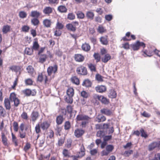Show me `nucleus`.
Returning a JSON list of instances; mask_svg holds the SVG:
<instances>
[{"label": "nucleus", "instance_id": "f257e3e1", "mask_svg": "<svg viewBox=\"0 0 160 160\" xmlns=\"http://www.w3.org/2000/svg\"><path fill=\"white\" fill-rule=\"evenodd\" d=\"M10 101L14 102V106L16 108L17 107L20 103V100L14 92L10 93L9 98H5L4 100V106L7 110H9L11 108Z\"/></svg>", "mask_w": 160, "mask_h": 160}, {"label": "nucleus", "instance_id": "f03ea898", "mask_svg": "<svg viewBox=\"0 0 160 160\" xmlns=\"http://www.w3.org/2000/svg\"><path fill=\"white\" fill-rule=\"evenodd\" d=\"M37 81L43 82L46 86L48 85L51 82V79L48 78L45 72H42L39 73L37 78Z\"/></svg>", "mask_w": 160, "mask_h": 160}, {"label": "nucleus", "instance_id": "7ed1b4c3", "mask_svg": "<svg viewBox=\"0 0 160 160\" xmlns=\"http://www.w3.org/2000/svg\"><path fill=\"white\" fill-rule=\"evenodd\" d=\"M58 69V66L55 64L53 66H50L47 69V72L48 76H50L52 74H55L57 72Z\"/></svg>", "mask_w": 160, "mask_h": 160}, {"label": "nucleus", "instance_id": "20e7f679", "mask_svg": "<svg viewBox=\"0 0 160 160\" xmlns=\"http://www.w3.org/2000/svg\"><path fill=\"white\" fill-rule=\"evenodd\" d=\"M7 134V131L6 129H4L1 132V137L2 143L4 146H8V139L6 136Z\"/></svg>", "mask_w": 160, "mask_h": 160}, {"label": "nucleus", "instance_id": "39448f33", "mask_svg": "<svg viewBox=\"0 0 160 160\" xmlns=\"http://www.w3.org/2000/svg\"><path fill=\"white\" fill-rule=\"evenodd\" d=\"M76 72L78 74L82 75H86L88 74L87 68L82 65L77 68Z\"/></svg>", "mask_w": 160, "mask_h": 160}, {"label": "nucleus", "instance_id": "423d86ee", "mask_svg": "<svg viewBox=\"0 0 160 160\" xmlns=\"http://www.w3.org/2000/svg\"><path fill=\"white\" fill-rule=\"evenodd\" d=\"M140 46H142L143 48H144L145 47V45L143 42L138 41L136 43L130 45L131 47L134 51L138 50Z\"/></svg>", "mask_w": 160, "mask_h": 160}, {"label": "nucleus", "instance_id": "0eeeda50", "mask_svg": "<svg viewBox=\"0 0 160 160\" xmlns=\"http://www.w3.org/2000/svg\"><path fill=\"white\" fill-rule=\"evenodd\" d=\"M23 94L26 96L28 97L31 95L34 96L36 95L37 92L35 90H31L30 89L27 88L22 90V91Z\"/></svg>", "mask_w": 160, "mask_h": 160}, {"label": "nucleus", "instance_id": "6e6552de", "mask_svg": "<svg viewBox=\"0 0 160 160\" xmlns=\"http://www.w3.org/2000/svg\"><path fill=\"white\" fill-rule=\"evenodd\" d=\"M24 124L23 123H21L19 126L20 130L18 131V134L19 137L21 138H25L26 137V132L24 131Z\"/></svg>", "mask_w": 160, "mask_h": 160}, {"label": "nucleus", "instance_id": "1a4fd4ad", "mask_svg": "<svg viewBox=\"0 0 160 160\" xmlns=\"http://www.w3.org/2000/svg\"><path fill=\"white\" fill-rule=\"evenodd\" d=\"M85 131L81 128H77L74 132V135L77 138H81L84 134Z\"/></svg>", "mask_w": 160, "mask_h": 160}, {"label": "nucleus", "instance_id": "9d476101", "mask_svg": "<svg viewBox=\"0 0 160 160\" xmlns=\"http://www.w3.org/2000/svg\"><path fill=\"white\" fill-rule=\"evenodd\" d=\"M40 116L39 113L37 111H33L32 112L30 117L31 121L35 122L39 118Z\"/></svg>", "mask_w": 160, "mask_h": 160}, {"label": "nucleus", "instance_id": "9b49d317", "mask_svg": "<svg viewBox=\"0 0 160 160\" xmlns=\"http://www.w3.org/2000/svg\"><path fill=\"white\" fill-rule=\"evenodd\" d=\"M74 60L77 62H82L85 60L84 57L80 54H75L74 56Z\"/></svg>", "mask_w": 160, "mask_h": 160}, {"label": "nucleus", "instance_id": "f8f14e48", "mask_svg": "<svg viewBox=\"0 0 160 160\" xmlns=\"http://www.w3.org/2000/svg\"><path fill=\"white\" fill-rule=\"evenodd\" d=\"M90 118L88 116L83 114H79L76 117L77 121H83L84 120H89Z\"/></svg>", "mask_w": 160, "mask_h": 160}, {"label": "nucleus", "instance_id": "ddd939ff", "mask_svg": "<svg viewBox=\"0 0 160 160\" xmlns=\"http://www.w3.org/2000/svg\"><path fill=\"white\" fill-rule=\"evenodd\" d=\"M95 90L97 92L102 93L107 90L106 87L104 85H98L95 88Z\"/></svg>", "mask_w": 160, "mask_h": 160}, {"label": "nucleus", "instance_id": "4468645a", "mask_svg": "<svg viewBox=\"0 0 160 160\" xmlns=\"http://www.w3.org/2000/svg\"><path fill=\"white\" fill-rule=\"evenodd\" d=\"M101 95L94 94L92 95L91 101L94 104H98V101H100Z\"/></svg>", "mask_w": 160, "mask_h": 160}, {"label": "nucleus", "instance_id": "2eb2a0df", "mask_svg": "<svg viewBox=\"0 0 160 160\" xmlns=\"http://www.w3.org/2000/svg\"><path fill=\"white\" fill-rule=\"evenodd\" d=\"M50 126V123L47 121L42 122L40 124L41 128L43 130H47Z\"/></svg>", "mask_w": 160, "mask_h": 160}, {"label": "nucleus", "instance_id": "dca6fc26", "mask_svg": "<svg viewBox=\"0 0 160 160\" xmlns=\"http://www.w3.org/2000/svg\"><path fill=\"white\" fill-rule=\"evenodd\" d=\"M48 58L47 55L45 54H41L39 55L38 62L43 64L46 61Z\"/></svg>", "mask_w": 160, "mask_h": 160}, {"label": "nucleus", "instance_id": "f3484780", "mask_svg": "<svg viewBox=\"0 0 160 160\" xmlns=\"http://www.w3.org/2000/svg\"><path fill=\"white\" fill-rule=\"evenodd\" d=\"M100 112L107 116L112 115V112L111 110L106 108H103L100 110Z\"/></svg>", "mask_w": 160, "mask_h": 160}, {"label": "nucleus", "instance_id": "a211bd4d", "mask_svg": "<svg viewBox=\"0 0 160 160\" xmlns=\"http://www.w3.org/2000/svg\"><path fill=\"white\" fill-rule=\"evenodd\" d=\"M111 56L108 53L102 56L101 58V60L103 62L106 63L111 59Z\"/></svg>", "mask_w": 160, "mask_h": 160}, {"label": "nucleus", "instance_id": "6ab92c4d", "mask_svg": "<svg viewBox=\"0 0 160 160\" xmlns=\"http://www.w3.org/2000/svg\"><path fill=\"white\" fill-rule=\"evenodd\" d=\"M22 68V67L21 66L13 65L10 67L9 68L12 71L17 72H20L21 71Z\"/></svg>", "mask_w": 160, "mask_h": 160}, {"label": "nucleus", "instance_id": "aec40b11", "mask_svg": "<svg viewBox=\"0 0 160 160\" xmlns=\"http://www.w3.org/2000/svg\"><path fill=\"white\" fill-rule=\"evenodd\" d=\"M52 8L50 7H45L43 10V13L45 15L49 16L52 12Z\"/></svg>", "mask_w": 160, "mask_h": 160}, {"label": "nucleus", "instance_id": "412c9836", "mask_svg": "<svg viewBox=\"0 0 160 160\" xmlns=\"http://www.w3.org/2000/svg\"><path fill=\"white\" fill-rule=\"evenodd\" d=\"M42 15V13L37 10L32 11L31 12L30 16L33 18H37L40 17Z\"/></svg>", "mask_w": 160, "mask_h": 160}, {"label": "nucleus", "instance_id": "4be33fe9", "mask_svg": "<svg viewBox=\"0 0 160 160\" xmlns=\"http://www.w3.org/2000/svg\"><path fill=\"white\" fill-rule=\"evenodd\" d=\"M106 120V118L105 116L102 115H98L96 118L95 121L98 122H103Z\"/></svg>", "mask_w": 160, "mask_h": 160}, {"label": "nucleus", "instance_id": "5701e85b", "mask_svg": "<svg viewBox=\"0 0 160 160\" xmlns=\"http://www.w3.org/2000/svg\"><path fill=\"white\" fill-rule=\"evenodd\" d=\"M92 83L88 79H85L83 82L82 85L87 88H89L91 87Z\"/></svg>", "mask_w": 160, "mask_h": 160}, {"label": "nucleus", "instance_id": "b1692460", "mask_svg": "<svg viewBox=\"0 0 160 160\" xmlns=\"http://www.w3.org/2000/svg\"><path fill=\"white\" fill-rule=\"evenodd\" d=\"M82 49L83 51L88 52L91 49V47L89 44L85 42L82 45Z\"/></svg>", "mask_w": 160, "mask_h": 160}, {"label": "nucleus", "instance_id": "393cba45", "mask_svg": "<svg viewBox=\"0 0 160 160\" xmlns=\"http://www.w3.org/2000/svg\"><path fill=\"white\" fill-rule=\"evenodd\" d=\"M108 96L109 98H114L117 96V93L116 91L113 89L109 90L108 93Z\"/></svg>", "mask_w": 160, "mask_h": 160}, {"label": "nucleus", "instance_id": "a878e982", "mask_svg": "<svg viewBox=\"0 0 160 160\" xmlns=\"http://www.w3.org/2000/svg\"><path fill=\"white\" fill-rule=\"evenodd\" d=\"M100 41L102 44L105 45H108V36H105L101 37L100 38Z\"/></svg>", "mask_w": 160, "mask_h": 160}, {"label": "nucleus", "instance_id": "bb28decb", "mask_svg": "<svg viewBox=\"0 0 160 160\" xmlns=\"http://www.w3.org/2000/svg\"><path fill=\"white\" fill-rule=\"evenodd\" d=\"M43 24L46 28H50L52 22L50 20L45 19L43 21Z\"/></svg>", "mask_w": 160, "mask_h": 160}, {"label": "nucleus", "instance_id": "cd10ccee", "mask_svg": "<svg viewBox=\"0 0 160 160\" xmlns=\"http://www.w3.org/2000/svg\"><path fill=\"white\" fill-rule=\"evenodd\" d=\"M80 149V151L79 152V154L78 156V158L82 157L85 154V149L83 144L81 146Z\"/></svg>", "mask_w": 160, "mask_h": 160}, {"label": "nucleus", "instance_id": "c85d7f7f", "mask_svg": "<svg viewBox=\"0 0 160 160\" xmlns=\"http://www.w3.org/2000/svg\"><path fill=\"white\" fill-rule=\"evenodd\" d=\"M35 41L33 42L32 49L35 51L38 50L39 48V45L37 39H35Z\"/></svg>", "mask_w": 160, "mask_h": 160}, {"label": "nucleus", "instance_id": "c756f323", "mask_svg": "<svg viewBox=\"0 0 160 160\" xmlns=\"http://www.w3.org/2000/svg\"><path fill=\"white\" fill-rule=\"evenodd\" d=\"M97 30L98 32L100 34H102L107 32V30L105 28L103 27L102 25H100L98 26Z\"/></svg>", "mask_w": 160, "mask_h": 160}, {"label": "nucleus", "instance_id": "7c9ffc66", "mask_svg": "<svg viewBox=\"0 0 160 160\" xmlns=\"http://www.w3.org/2000/svg\"><path fill=\"white\" fill-rule=\"evenodd\" d=\"M100 101L102 103L105 105L108 104L109 103V100L103 96L101 95Z\"/></svg>", "mask_w": 160, "mask_h": 160}, {"label": "nucleus", "instance_id": "2f4dec72", "mask_svg": "<svg viewBox=\"0 0 160 160\" xmlns=\"http://www.w3.org/2000/svg\"><path fill=\"white\" fill-rule=\"evenodd\" d=\"M73 108L72 107V106L70 105H68L66 107V109L65 110V115H66L68 113L69 114H70V117H71V114L72 113V110H73Z\"/></svg>", "mask_w": 160, "mask_h": 160}, {"label": "nucleus", "instance_id": "473e14b6", "mask_svg": "<svg viewBox=\"0 0 160 160\" xmlns=\"http://www.w3.org/2000/svg\"><path fill=\"white\" fill-rule=\"evenodd\" d=\"M64 119L62 115H59L57 117L56 122L57 124L59 125L62 124L64 121Z\"/></svg>", "mask_w": 160, "mask_h": 160}, {"label": "nucleus", "instance_id": "72a5a7b5", "mask_svg": "<svg viewBox=\"0 0 160 160\" xmlns=\"http://www.w3.org/2000/svg\"><path fill=\"white\" fill-rule=\"evenodd\" d=\"M71 80L72 83L76 85H78L80 84L79 80L76 76L72 77L71 78Z\"/></svg>", "mask_w": 160, "mask_h": 160}, {"label": "nucleus", "instance_id": "f704fd0d", "mask_svg": "<svg viewBox=\"0 0 160 160\" xmlns=\"http://www.w3.org/2000/svg\"><path fill=\"white\" fill-rule=\"evenodd\" d=\"M7 115V112L2 105H0V115L2 117H5Z\"/></svg>", "mask_w": 160, "mask_h": 160}, {"label": "nucleus", "instance_id": "c9c22d12", "mask_svg": "<svg viewBox=\"0 0 160 160\" xmlns=\"http://www.w3.org/2000/svg\"><path fill=\"white\" fill-rule=\"evenodd\" d=\"M86 16L88 19L92 20L94 18V14L93 12L91 11H88L86 12Z\"/></svg>", "mask_w": 160, "mask_h": 160}, {"label": "nucleus", "instance_id": "e433bc0d", "mask_svg": "<svg viewBox=\"0 0 160 160\" xmlns=\"http://www.w3.org/2000/svg\"><path fill=\"white\" fill-rule=\"evenodd\" d=\"M67 29L69 31L75 32L76 29V28H75L72 23H68L66 25Z\"/></svg>", "mask_w": 160, "mask_h": 160}, {"label": "nucleus", "instance_id": "4c0bfd02", "mask_svg": "<svg viewBox=\"0 0 160 160\" xmlns=\"http://www.w3.org/2000/svg\"><path fill=\"white\" fill-rule=\"evenodd\" d=\"M58 10L59 12L62 13H65L67 12V9L64 6L60 5L58 7Z\"/></svg>", "mask_w": 160, "mask_h": 160}, {"label": "nucleus", "instance_id": "58836bf2", "mask_svg": "<svg viewBox=\"0 0 160 160\" xmlns=\"http://www.w3.org/2000/svg\"><path fill=\"white\" fill-rule=\"evenodd\" d=\"M74 93V90L72 88H68L67 91V96L73 97Z\"/></svg>", "mask_w": 160, "mask_h": 160}, {"label": "nucleus", "instance_id": "ea45409f", "mask_svg": "<svg viewBox=\"0 0 160 160\" xmlns=\"http://www.w3.org/2000/svg\"><path fill=\"white\" fill-rule=\"evenodd\" d=\"M157 147V142H153L148 146V149L149 151H152L155 148Z\"/></svg>", "mask_w": 160, "mask_h": 160}, {"label": "nucleus", "instance_id": "a19ab883", "mask_svg": "<svg viewBox=\"0 0 160 160\" xmlns=\"http://www.w3.org/2000/svg\"><path fill=\"white\" fill-rule=\"evenodd\" d=\"M32 24L35 26H38L40 23L39 20L36 18H34L31 19Z\"/></svg>", "mask_w": 160, "mask_h": 160}, {"label": "nucleus", "instance_id": "79ce46f5", "mask_svg": "<svg viewBox=\"0 0 160 160\" xmlns=\"http://www.w3.org/2000/svg\"><path fill=\"white\" fill-rule=\"evenodd\" d=\"M11 27L10 26L6 25L4 26L2 29V31L3 33L6 34L10 31Z\"/></svg>", "mask_w": 160, "mask_h": 160}, {"label": "nucleus", "instance_id": "37998d69", "mask_svg": "<svg viewBox=\"0 0 160 160\" xmlns=\"http://www.w3.org/2000/svg\"><path fill=\"white\" fill-rule=\"evenodd\" d=\"M64 28V25L62 22H60L58 21L57 22L55 27L56 29H62Z\"/></svg>", "mask_w": 160, "mask_h": 160}, {"label": "nucleus", "instance_id": "c03bdc74", "mask_svg": "<svg viewBox=\"0 0 160 160\" xmlns=\"http://www.w3.org/2000/svg\"><path fill=\"white\" fill-rule=\"evenodd\" d=\"M24 82L26 86H31L33 84V82L31 79L28 78L25 80Z\"/></svg>", "mask_w": 160, "mask_h": 160}, {"label": "nucleus", "instance_id": "a18cd8bd", "mask_svg": "<svg viewBox=\"0 0 160 160\" xmlns=\"http://www.w3.org/2000/svg\"><path fill=\"white\" fill-rule=\"evenodd\" d=\"M72 97L71 96L67 95L65 98V101L68 103L72 104L73 101Z\"/></svg>", "mask_w": 160, "mask_h": 160}, {"label": "nucleus", "instance_id": "49530a36", "mask_svg": "<svg viewBox=\"0 0 160 160\" xmlns=\"http://www.w3.org/2000/svg\"><path fill=\"white\" fill-rule=\"evenodd\" d=\"M50 155L51 154L50 153H49L46 156H45L42 154H41L39 156V160H45V159H46V160H48L50 157Z\"/></svg>", "mask_w": 160, "mask_h": 160}, {"label": "nucleus", "instance_id": "de8ad7c7", "mask_svg": "<svg viewBox=\"0 0 160 160\" xmlns=\"http://www.w3.org/2000/svg\"><path fill=\"white\" fill-rule=\"evenodd\" d=\"M62 153L64 157H70V153L69 152L68 150L66 149H64L62 151Z\"/></svg>", "mask_w": 160, "mask_h": 160}, {"label": "nucleus", "instance_id": "09e8293b", "mask_svg": "<svg viewBox=\"0 0 160 160\" xmlns=\"http://www.w3.org/2000/svg\"><path fill=\"white\" fill-rule=\"evenodd\" d=\"M33 53V51L32 49L29 48H26L25 50V53L28 55H32Z\"/></svg>", "mask_w": 160, "mask_h": 160}, {"label": "nucleus", "instance_id": "8fccbe9b", "mask_svg": "<svg viewBox=\"0 0 160 160\" xmlns=\"http://www.w3.org/2000/svg\"><path fill=\"white\" fill-rule=\"evenodd\" d=\"M88 67L91 71L95 72L96 71V65L92 63L88 64Z\"/></svg>", "mask_w": 160, "mask_h": 160}, {"label": "nucleus", "instance_id": "3c124183", "mask_svg": "<svg viewBox=\"0 0 160 160\" xmlns=\"http://www.w3.org/2000/svg\"><path fill=\"white\" fill-rule=\"evenodd\" d=\"M72 140L71 138L68 139L67 141V143L65 145V147L68 148H70L72 146Z\"/></svg>", "mask_w": 160, "mask_h": 160}, {"label": "nucleus", "instance_id": "603ef678", "mask_svg": "<svg viewBox=\"0 0 160 160\" xmlns=\"http://www.w3.org/2000/svg\"><path fill=\"white\" fill-rule=\"evenodd\" d=\"M21 117L22 119L26 121L28 120L29 119L27 113L25 112H23L21 115Z\"/></svg>", "mask_w": 160, "mask_h": 160}, {"label": "nucleus", "instance_id": "864d4df0", "mask_svg": "<svg viewBox=\"0 0 160 160\" xmlns=\"http://www.w3.org/2000/svg\"><path fill=\"white\" fill-rule=\"evenodd\" d=\"M93 57L96 60V62H98L100 61L101 57L98 53H95L93 55Z\"/></svg>", "mask_w": 160, "mask_h": 160}, {"label": "nucleus", "instance_id": "5fc2aeb1", "mask_svg": "<svg viewBox=\"0 0 160 160\" xmlns=\"http://www.w3.org/2000/svg\"><path fill=\"white\" fill-rule=\"evenodd\" d=\"M77 16L78 18L81 19H83L85 17L84 13L80 11H78L77 12Z\"/></svg>", "mask_w": 160, "mask_h": 160}, {"label": "nucleus", "instance_id": "6e6d98bb", "mask_svg": "<svg viewBox=\"0 0 160 160\" xmlns=\"http://www.w3.org/2000/svg\"><path fill=\"white\" fill-rule=\"evenodd\" d=\"M13 130L15 132H18V123L14 121L13 123Z\"/></svg>", "mask_w": 160, "mask_h": 160}, {"label": "nucleus", "instance_id": "4d7b16f0", "mask_svg": "<svg viewBox=\"0 0 160 160\" xmlns=\"http://www.w3.org/2000/svg\"><path fill=\"white\" fill-rule=\"evenodd\" d=\"M40 127V124L39 123H38L36 125L35 128V130L37 134H39L41 132V130Z\"/></svg>", "mask_w": 160, "mask_h": 160}, {"label": "nucleus", "instance_id": "13d9d810", "mask_svg": "<svg viewBox=\"0 0 160 160\" xmlns=\"http://www.w3.org/2000/svg\"><path fill=\"white\" fill-rule=\"evenodd\" d=\"M27 13L24 11H21L19 12V16L20 18H26L27 16Z\"/></svg>", "mask_w": 160, "mask_h": 160}, {"label": "nucleus", "instance_id": "bf43d9fd", "mask_svg": "<svg viewBox=\"0 0 160 160\" xmlns=\"http://www.w3.org/2000/svg\"><path fill=\"white\" fill-rule=\"evenodd\" d=\"M71 127V123L69 121H66L64 125V128L65 130H68L70 129Z\"/></svg>", "mask_w": 160, "mask_h": 160}, {"label": "nucleus", "instance_id": "052dcab7", "mask_svg": "<svg viewBox=\"0 0 160 160\" xmlns=\"http://www.w3.org/2000/svg\"><path fill=\"white\" fill-rule=\"evenodd\" d=\"M81 96L83 98H87L88 97L89 94L86 91L83 90L81 92Z\"/></svg>", "mask_w": 160, "mask_h": 160}, {"label": "nucleus", "instance_id": "680f3d73", "mask_svg": "<svg viewBox=\"0 0 160 160\" xmlns=\"http://www.w3.org/2000/svg\"><path fill=\"white\" fill-rule=\"evenodd\" d=\"M26 69L28 73L31 74H32L33 73L34 69L32 66H28L27 67Z\"/></svg>", "mask_w": 160, "mask_h": 160}, {"label": "nucleus", "instance_id": "e2e57ef3", "mask_svg": "<svg viewBox=\"0 0 160 160\" xmlns=\"http://www.w3.org/2000/svg\"><path fill=\"white\" fill-rule=\"evenodd\" d=\"M75 18V15L72 12L69 13L67 16L68 19L70 20H73Z\"/></svg>", "mask_w": 160, "mask_h": 160}, {"label": "nucleus", "instance_id": "0e129e2a", "mask_svg": "<svg viewBox=\"0 0 160 160\" xmlns=\"http://www.w3.org/2000/svg\"><path fill=\"white\" fill-rule=\"evenodd\" d=\"M18 82V78H16L14 80L13 85L11 86V88L14 90H16V87L17 85Z\"/></svg>", "mask_w": 160, "mask_h": 160}, {"label": "nucleus", "instance_id": "69168bd1", "mask_svg": "<svg viewBox=\"0 0 160 160\" xmlns=\"http://www.w3.org/2000/svg\"><path fill=\"white\" fill-rule=\"evenodd\" d=\"M65 141V138H59L58 141V145L59 146H61L64 143Z\"/></svg>", "mask_w": 160, "mask_h": 160}, {"label": "nucleus", "instance_id": "338daca9", "mask_svg": "<svg viewBox=\"0 0 160 160\" xmlns=\"http://www.w3.org/2000/svg\"><path fill=\"white\" fill-rule=\"evenodd\" d=\"M31 144L29 142H26L24 148V151L25 152H27L31 148Z\"/></svg>", "mask_w": 160, "mask_h": 160}, {"label": "nucleus", "instance_id": "774afa93", "mask_svg": "<svg viewBox=\"0 0 160 160\" xmlns=\"http://www.w3.org/2000/svg\"><path fill=\"white\" fill-rule=\"evenodd\" d=\"M30 29L29 27L27 25H24L22 28V31L23 32H28Z\"/></svg>", "mask_w": 160, "mask_h": 160}]
</instances>
